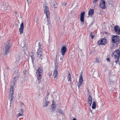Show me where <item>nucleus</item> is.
<instances>
[{"label": "nucleus", "mask_w": 120, "mask_h": 120, "mask_svg": "<svg viewBox=\"0 0 120 120\" xmlns=\"http://www.w3.org/2000/svg\"><path fill=\"white\" fill-rule=\"evenodd\" d=\"M22 114H21L20 113H19L18 114L17 116V117L18 118L19 116H22Z\"/></svg>", "instance_id": "nucleus-33"}, {"label": "nucleus", "mask_w": 120, "mask_h": 120, "mask_svg": "<svg viewBox=\"0 0 120 120\" xmlns=\"http://www.w3.org/2000/svg\"><path fill=\"white\" fill-rule=\"evenodd\" d=\"M92 97L90 95H89V97L88 98V102L90 104V106L91 105L92 101Z\"/></svg>", "instance_id": "nucleus-13"}, {"label": "nucleus", "mask_w": 120, "mask_h": 120, "mask_svg": "<svg viewBox=\"0 0 120 120\" xmlns=\"http://www.w3.org/2000/svg\"><path fill=\"white\" fill-rule=\"evenodd\" d=\"M94 3V8H95L96 6V5H97V4L96 3V2H95L94 3Z\"/></svg>", "instance_id": "nucleus-32"}, {"label": "nucleus", "mask_w": 120, "mask_h": 120, "mask_svg": "<svg viewBox=\"0 0 120 120\" xmlns=\"http://www.w3.org/2000/svg\"><path fill=\"white\" fill-rule=\"evenodd\" d=\"M71 75L69 73L68 76V82L71 83Z\"/></svg>", "instance_id": "nucleus-17"}, {"label": "nucleus", "mask_w": 120, "mask_h": 120, "mask_svg": "<svg viewBox=\"0 0 120 120\" xmlns=\"http://www.w3.org/2000/svg\"><path fill=\"white\" fill-rule=\"evenodd\" d=\"M98 0H93V2H96L98 1Z\"/></svg>", "instance_id": "nucleus-39"}, {"label": "nucleus", "mask_w": 120, "mask_h": 120, "mask_svg": "<svg viewBox=\"0 0 120 120\" xmlns=\"http://www.w3.org/2000/svg\"><path fill=\"white\" fill-rule=\"evenodd\" d=\"M23 118H21L20 119H19V120H23Z\"/></svg>", "instance_id": "nucleus-42"}, {"label": "nucleus", "mask_w": 120, "mask_h": 120, "mask_svg": "<svg viewBox=\"0 0 120 120\" xmlns=\"http://www.w3.org/2000/svg\"><path fill=\"white\" fill-rule=\"evenodd\" d=\"M27 1L28 4H31L32 2L31 0H27Z\"/></svg>", "instance_id": "nucleus-36"}, {"label": "nucleus", "mask_w": 120, "mask_h": 120, "mask_svg": "<svg viewBox=\"0 0 120 120\" xmlns=\"http://www.w3.org/2000/svg\"><path fill=\"white\" fill-rule=\"evenodd\" d=\"M64 112L62 110L61 111L60 110V114H62V115H63V116L64 115Z\"/></svg>", "instance_id": "nucleus-37"}, {"label": "nucleus", "mask_w": 120, "mask_h": 120, "mask_svg": "<svg viewBox=\"0 0 120 120\" xmlns=\"http://www.w3.org/2000/svg\"><path fill=\"white\" fill-rule=\"evenodd\" d=\"M108 59H107V60H108Z\"/></svg>", "instance_id": "nucleus-48"}, {"label": "nucleus", "mask_w": 120, "mask_h": 120, "mask_svg": "<svg viewBox=\"0 0 120 120\" xmlns=\"http://www.w3.org/2000/svg\"><path fill=\"white\" fill-rule=\"evenodd\" d=\"M34 52H31L30 54V55L31 57L32 62L33 64L34 63Z\"/></svg>", "instance_id": "nucleus-14"}, {"label": "nucleus", "mask_w": 120, "mask_h": 120, "mask_svg": "<svg viewBox=\"0 0 120 120\" xmlns=\"http://www.w3.org/2000/svg\"><path fill=\"white\" fill-rule=\"evenodd\" d=\"M72 120H76L75 118H74Z\"/></svg>", "instance_id": "nucleus-43"}, {"label": "nucleus", "mask_w": 120, "mask_h": 120, "mask_svg": "<svg viewBox=\"0 0 120 120\" xmlns=\"http://www.w3.org/2000/svg\"><path fill=\"white\" fill-rule=\"evenodd\" d=\"M67 3L66 2H64L62 4V5L63 6H65L66 4Z\"/></svg>", "instance_id": "nucleus-38"}, {"label": "nucleus", "mask_w": 120, "mask_h": 120, "mask_svg": "<svg viewBox=\"0 0 120 120\" xmlns=\"http://www.w3.org/2000/svg\"><path fill=\"white\" fill-rule=\"evenodd\" d=\"M120 41V38L118 36L112 35L111 41L112 43L118 44Z\"/></svg>", "instance_id": "nucleus-1"}, {"label": "nucleus", "mask_w": 120, "mask_h": 120, "mask_svg": "<svg viewBox=\"0 0 120 120\" xmlns=\"http://www.w3.org/2000/svg\"><path fill=\"white\" fill-rule=\"evenodd\" d=\"M106 43V40L104 39H102L101 40L98 41L97 42L98 45H100L101 44L105 45Z\"/></svg>", "instance_id": "nucleus-6"}, {"label": "nucleus", "mask_w": 120, "mask_h": 120, "mask_svg": "<svg viewBox=\"0 0 120 120\" xmlns=\"http://www.w3.org/2000/svg\"><path fill=\"white\" fill-rule=\"evenodd\" d=\"M96 102L95 101H93V103L92 104V108L93 109H94L96 107Z\"/></svg>", "instance_id": "nucleus-24"}, {"label": "nucleus", "mask_w": 120, "mask_h": 120, "mask_svg": "<svg viewBox=\"0 0 120 120\" xmlns=\"http://www.w3.org/2000/svg\"><path fill=\"white\" fill-rule=\"evenodd\" d=\"M37 52L38 56L39 57V58L41 59V60L42 58V51L41 48H38Z\"/></svg>", "instance_id": "nucleus-5"}, {"label": "nucleus", "mask_w": 120, "mask_h": 120, "mask_svg": "<svg viewBox=\"0 0 120 120\" xmlns=\"http://www.w3.org/2000/svg\"><path fill=\"white\" fill-rule=\"evenodd\" d=\"M58 65L56 63L55 64V68L56 69L55 70H56L57 69H58Z\"/></svg>", "instance_id": "nucleus-30"}, {"label": "nucleus", "mask_w": 120, "mask_h": 120, "mask_svg": "<svg viewBox=\"0 0 120 120\" xmlns=\"http://www.w3.org/2000/svg\"><path fill=\"white\" fill-rule=\"evenodd\" d=\"M19 77V76H17L15 77L14 78L15 79V80L16 81L18 79V78Z\"/></svg>", "instance_id": "nucleus-31"}, {"label": "nucleus", "mask_w": 120, "mask_h": 120, "mask_svg": "<svg viewBox=\"0 0 120 120\" xmlns=\"http://www.w3.org/2000/svg\"><path fill=\"white\" fill-rule=\"evenodd\" d=\"M94 11V9H90L88 12V15L91 16H92L93 14Z\"/></svg>", "instance_id": "nucleus-15"}, {"label": "nucleus", "mask_w": 120, "mask_h": 120, "mask_svg": "<svg viewBox=\"0 0 120 120\" xmlns=\"http://www.w3.org/2000/svg\"><path fill=\"white\" fill-rule=\"evenodd\" d=\"M85 12H82L80 14V20L81 22H82V23H84V15Z\"/></svg>", "instance_id": "nucleus-9"}, {"label": "nucleus", "mask_w": 120, "mask_h": 120, "mask_svg": "<svg viewBox=\"0 0 120 120\" xmlns=\"http://www.w3.org/2000/svg\"><path fill=\"white\" fill-rule=\"evenodd\" d=\"M57 74L58 71L57 70H55L53 72V77L54 78H55L57 76Z\"/></svg>", "instance_id": "nucleus-18"}, {"label": "nucleus", "mask_w": 120, "mask_h": 120, "mask_svg": "<svg viewBox=\"0 0 120 120\" xmlns=\"http://www.w3.org/2000/svg\"><path fill=\"white\" fill-rule=\"evenodd\" d=\"M6 69H7V70H8L9 69V68L8 67H6Z\"/></svg>", "instance_id": "nucleus-40"}, {"label": "nucleus", "mask_w": 120, "mask_h": 120, "mask_svg": "<svg viewBox=\"0 0 120 120\" xmlns=\"http://www.w3.org/2000/svg\"><path fill=\"white\" fill-rule=\"evenodd\" d=\"M90 111L92 113V111L91 110H90Z\"/></svg>", "instance_id": "nucleus-45"}, {"label": "nucleus", "mask_w": 120, "mask_h": 120, "mask_svg": "<svg viewBox=\"0 0 120 120\" xmlns=\"http://www.w3.org/2000/svg\"><path fill=\"white\" fill-rule=\"evenodd\" d=\"M49 101H47L45 100V101L44 102V104L43 107H44L45 106L46 107L49 104Z\"/></svg>", "instance_id": "nucleus-19"}, {"label": "nucleus", "mask_w": 120, "mask_h": 120, "mask_svg": "<svg viewBox=\"0 0 120 120\" xmlns=\"http://www.w3.org/2000/svg\"><path fill=\"white\" fill-rule=\"evenodd\" d=\"M52 104L51 106V107L53 109L55 108L56 107V105L55 104V102L54 100L52 101Z\"/></svg>", "instance_id": "nucleus-25"}, {"label": "nucleus", "mask_w": 120, "mask_h": 120, "mask_svg": "<svg viewBox=\"0 0 120 120\" xmlns=\"http://www.w3.org/2000/svg\"><path fill=\"white\" fill-rule=\"evenodd\" d=\"M94 33L93 32H92L90 35V36L93 39L94 38Z\"/></svg>", "instance_id": "nucleus-28"}, {"label": "nucleus", "mask_w": 120, "mask_h": 120, "mask_svg": "<svg viewBox=\"0 0 120 120\" xmlns=\"http://www.w3.org/2000/svg\"><path fill=\"white\" fill-rule=\"evenodd\" d=\"M115 62L116 63V64H119L120 65V63L119 62V59H117V60H116L115 61Z\"/></svg>", "instance_id": "nucleus-34"}, {"label": "nucleus", "mask_w": 120, "mask_h": 120, "mask_svg": "<svg viewBox=\"0 0 120 120\" xmlns=\"http://www.w3.org/2000/svg\"><path fill=\"white\" fill-rule=\"evenodd\" d=\"M115 32L118 35L120 34V27L118 26H115L114 27Z\"/></svg>", "instance_id": "nucleus-8"}, {"label": "nucleus", "mask_w": 120, "mask_h": 120, "mask_svg": "<svg viewBox=\"0 0 120 120\" xmlns=\"http://www.w3.org/2000/svg\"><path fill=\"white\" fill-rule=\"evenodd\" d=\"M43 72L42 69L41 67H39L37 70L36 73L41 74Z\"/></svg>", "instance_id": "nucleus-16"}, {"label": "nucleus", "mask_w": 120, "mask_h": 120, "mask_svg": "<svg viewBox=\"0 0 120 120\" xmlns=\"http://www.w3.org/2000/svg\"><path fill=\"white\" fill-rule=\"evenodd\" d=\"M15 80V79L14 78L13 79V80H12V81L11 82V84H12L11 85H13V87H14V86L15 85V82L16 81Z\"/></svg>", "instance_id": "nucleus-27"}, {"label": "nucleus", "mask_w": 120, "mask_h": 120, "mask_svg": "<svg viewBox=\"0 0 120 120\" xmlns=\"http://www.w3.org/2000/svg\"><path fill=\"white\" fill-rule=\"evenodd\" d=\"M45 8L44 9V12L46 14V16L50 15V12L49 11V7L47 6H45L44 7Z\"/></svg>", "instance_id": "nucleus-7"}, {"label": "nucleus", "mask_w": 120, "mask_h": 120, "mask_svg": "<svg viewBox=\"0 0 120 120\" xmlns=\"http://www.w3.org/2000/svg\"><path fill=\"white\" fill-rule=\"evenodd\" d=\"M9 50L5 49V50H4V55L7 56V55L9 53Z\"/></svg>", "instance_id": "nucleus-21"}, {"label": "nucleus", "mask_w": 120, "mask_h": 120, "mask_svg": "<svg viewBox=\"0 0 120 120\" xmlns=\"http://www.w3.org/2000/svg\"><path fill=\"white\" fill-rule=\"evenodd\" d=\"M49 93H47V95H49Z\"/></svg>", "instance_id": "nucleus-44"}, {"label": "nucleus", "mask_w": 120, "mask_h": 120, "mask_svg": "<svg viewBox=\"0 0 120 120\" xmlns=\"http://www.w3.org/2000/svg\"><path fill=\"white\" fill-rule=\"evenodd\" d=\"M49 15H47V16H46V17L47 19V22L48 24H51V23L50 20V19L49 17Z\"/></svg>", "instance_id": "nucleus-20"}, {"label": "nucleus", "mask_w": 120, "mask_h": 120, "mask_svg": "<svg viewBox=\"0 0 120 120\" xmlns=\"http://www.w3.org/2000/svg\"><path fill=\"white\" fill-rule=\"evenodd\" d=\"M62 55L64 56L65 53H66L67 49L66 47L64 46L62 47L61 49Z\"/></svg>", "instance_id": "nucleus-10"}, {"label": "nucleus", "mask_w": 120, "mask_h": 120, "mask_svg": "<svg viewBox=\"0 0 120 120\" xmlns=\"http://www.w3.org/2000/svg\"><path fill=\"white\" fill-rule=\"evenodd\" d=\"M37 75V78L38 80L40 79L42 77L41 74L39 73H36Z\"/></svg>", "instance_id": "nucleus-22"}, {"label": "nucleus", "mask_w": 120, "mask_h": 120, "mask_svg": "<svg viewBox=\"0 0 120 120\" xmlns=\"http://www.w3.org/2000/svg\"><path fill=\"white\" fill-rule=\"evenodd\" d=\"M24 29L23 23L22 22L20 25V27L19 29V32L20 34H21L23 33V30Z\"/></svg>", "instance_id": "nucleus-12"}, {"label": "nucleus", "mask_w": 120, "mask_h": 120, "mask_svg": "<svg viewBox=\"0 0 120 120\" xmlns=\"http://www.w3.org/2000/svg\"><path fill=\"white\" fill-rule=\"evenodd\" d=\"M10 44L8 43L7 45H6L5 49L10 51Z\"/></svg>", "instance_id": "nucleus-23"}, {"label": "nucleus", "mask_w": 120, "mask_h": 120, "mask_svg": "<svg viewBox=\"0 0 120 120\" xmlns=\"http://www.w3.org/2000/svg\"><path fill=\"white\" fill-rule=\"evenodd\" d=\"M52 4L54 8H55L57 7V3L56 2H54L52 3Z\"/></svg>", "instance_id": "nucleus-26"}, {"label": "nucleus", "mask_w": 120, "mask_h": 120, "mask_svg": "<svg viewBox=\"0 0 120 120\" xmlns=\"http://www.w3.org/2000/svg\"><path fill=\"white\" fill-rule=\"evenodd\" d=\"M10 94H9V99L10 100V101L11 102L10 103H11V101L13 99L12 95L13 93L14 88L13 87V85H10Z\"/></svg>", "instance_id": "nucleus-2"}, {"label": "nucleus", "mask_w": 120, "mask_h": 120, "mask_svg": "<svg viewBox=\"0 0 120 120\" xmlns=\"http://www.w3.org/2000/svg\"><path fill=\"white\" fill-rule=\"evenodd\" d=\"M96 63H99L101 62V61L100 60V58H97L96 59Z\"/></svg>", "instance_id": "nucleus-29"}, {"label": "nucleus", "mask_w": 120, "mask_h": 120, "mask_svg": "<svg viewBox=\"0 0 120 120\" xmlns=\"http://www.w3.org/2000/svg\"><path fill=\"white\" fill-rule=\"evenodd\" d=\"M38 48H41V45H40V42L39 43H38Z\"/></svg>", "instance_id": "nucleus-35"}, {"label": "nucleus", "mask_w": 120, "mask_h": 120, "mask_svg": "<svg viewBox=\"0 0 120 120\" xmlns=\"http://www.w3.org/2000/svg\"><path fill=\"white\" fill-rule=\"evenodd\" d=\"M120 51L119 50H117L113 53L112 56L114 57L115 59H119L120 57Z\"/></svg>", "instance_id": "nucleus-3"}, {"label": "nucleus", "mask_w": 120, "mask_h": 120, "mask_svg": "<svg viewBox=\"0 0 120 120\" xmlns=\"http://www.w3.org/2000/svg\"><path fill=\"white\" fill-rule=\"evenodd\" d=\"M21 110L22 111V109H21Z\"/></svg>", "instance_id": "nucleus-47"}, {"label": "nucleus", "mask_w": 120, "mask_h": 120, "mask_svg": "<svg viewBox=\"0 0 120 120\" xmlns=\"http://www.w3.org/2000/svg\"><path fill=\"white\" fill-rule=\"evenodd\" d=\"M15 13H17V12L16 11L15 12Z\"/></svg>", "instance_id": "nucleus-46"}, {"label": "nucleus", "mask_w": 120, "mask_h": 120, "mask_svg": "<svg viewBox=\"0 0 120 120\" xmlns=\"http://www.w3.org/2000/svg\"><path fill=\"white\" fill-rule=\"evenodd\" d=\"M105 2L103 0H102L101 1L100 4V6L101 8L103 9H104L105 8Z\"/></svg>", "instance_id": "nucleus-11"}, {"label": "nucleus", "mask_w": 120, "mask_h": 120, "mask_svg": "<svg viewBox=\"0 0 120 120\" xmlns=\"http://www.w3.org/2000/svg\"><path fill=\"white\" fill-rule=\"evenodd\" d=\"M83 82V78L82 75V73L80 75L79 78V82L78 83V86L79 88L82 84Z\"/></svg>", "instance_id": "nucleus-4"}, {"label": "nucleus", "mask_w": 120, "mask_h": 120, "mask_svg": "<svg viewBox=\"0 0 120 120\" xmlns=\"http://www.w3.org/2000/svg\"><path fill=\"white\" fill-rule=\"evenodd\" d=\"M110 82H113V81H109L108 82L109 83H110Z\"/></svg>", "instance_id": "nucleus-41"}]
</instances>
